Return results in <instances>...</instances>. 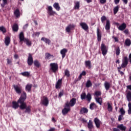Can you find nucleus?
<instances>
[{"label":"nucleus","instance_id":"6e6d98bb","mask_svg":"<svg viewBox=\"0 0 131 131\" xmlns=\"http://www.w3.org/2000/svg\"><path fill=\"white\" fill-rule=\"evenodd\" d=\"M113 38H114L115 41H119V39L117 36H113Z\"/></svg>","mask_w":131,"mask_h":131},{"label":"nucleus","instance_id":"f8f14e48","mask_svg":"<svg viewBox=\"0 0 131 131\" xmlns=\"http://www.w3.org/2000/svg\"><path fill=\"white\" fill-rule=\"evenodd\" d=\"M48 13L49 16H53L55 14H56V12L53 11L52 6H49L48 7Z\"/></svg>","mask_w":131,"mask_h":131},{"label":"nucleus","instance_id":"9d476101","mask_svg":"<svg viewBox=\"0 0 131 131\" xmlns=\"http://www.w3.org/2000/svg\"><path fill=\"white\" fill-rule=\"evenodd\" d=\"M41 103L43 104V105H45V106H48L49 103V100L48 98V97H46V96H43V99L41 100Z\"/></svg>","mask_w":131,"mask_h":131},{"label":"nucleus","instance_id":"4d7b16f0","mask_svg":"<svg viewBox=\"0 0 131 131\" xmlns=\"http://www.w3.org/2000/svg\"><path fill=\"white\" fill-rule=\"evenodd\" d=\"M129 30L128 29H125L124 30V33H125V34H128Z\"/></svg>","mask_w":131,"mask_h":131},{"label":"nucleus","instance_id":"c85d7f7f","mask_svg":"<svg viewBox=\"0 0 131 131\" xmlns=\"http://www.w3.org/2000/svg\"><path fill=\"white\" fill-rule=\"evenodd\" d=\"M104 86L105 88V90L106 91H108L111 88V83L110 82H108V81H105L104 82Z\"/></svg>","mask_w":131,"mask_h":131},{"label":"nucleus","instance_id":"7c9ffc66","mask_svg":"<svg viewBox=\"0 0 131 131\" xmlns=\"http://www.w3.org/2000/svg\"><path fill=\"white\" fill-rule=\"evenodd\" d=\"M41 40L45 41L46 43H48V45H50L51 42V40L49 39V38H47V37H42Z\"/></svg>","mask_w":131,"mask_h":131},{"label":"nucleus","instance_id":"a878e982","mask_svg":"<svg viewBox=\"0 0 131 131\" xmlns=\"http://www.w3.org/2000/svg\"><path fill=\"white\" fill-rule=\"evenodd\" d=\"M32 86H33V84L28 83L26 85V88H25L26 91H27L29 92H31Z\"/></svg>","mask_w":131,"mask_h":131},{"label":"nucleus","instance_id":"e2e57ef3","mask_svg":"<svg viewBox=\"0 0 131 131\" xmlns=\"http://www.w3.org/2000/svg\"><path fill=\"white\" fill-rule=\"evenodd\" d=\"M14 57L15 59H18L19 56H18V55H17V54H15Z\"/></svg>","mask_w":131,"mask_h":131},{"label":"nucleus","instance_id":"cd10ccee","mask_svg":"<svg viewBox=\"0 0 131 131\" xmlns=\"http://www.w3.org/2000/svg\"><path fill=\"white\" fill-rule=\"evenodd\" d=\"M53 7L57 10V11H60L61 8L59 6V3H54L53 4Z\"/></svg>","mask_w":131,"mask_h":131},{"label":"nucleus","instance_id":"bf43d9fd","mask_svg":"<svg viewBox=\"0 0 131 131\" xmlns=\"http://www.w3.org/2000/svg\"><path fill=\"white\" fill-rule=\"evenodd\" d=\"M81 73H82V75L85 76L86 75V71H85V70L82 71Z\"/></svg>","mask_w":131,"mask_h":131},{"label":"nucleus","instance_id":"f704fd0d","mask_svg":"<svg viewBox=\"0 0 131 131\" xmlns=\"http://www.w3.org/2000/svg\"><path fill=\"white\" fill-rule=\"evenodd\" d=\"M85 85H86V88H90V86H92L93 83H92L91 79H88V80H87V81L85 83Z\"/></svg>","mask_w":131,"mask_h":131},{"label":"nucleus","instance_id":"69168bd1","mask_svg":"<svg viewBox=\"0 0 131 131\" xmlns=\"http://www.w3.org/2000/svg\"><path fill=\"white\" fill-rule=\"evenodd\" d=\"M120 0H115V4H116V5H117Z\"/></svg>","mask_w":131,"mask_h":131},{"label":"nucleus","instance_id":"052dcab7","mask_svg":"<svg viewBox=\"0 0 131 131\" xmlns=\"http://www.w3.org/2000/svg\"><path fill=\"white\" fill-rule=\"evenodd\" d=\"M82 77V72L80 74L79 76H78V79L79 80H80V79H81Z\"/></svg>","mask_w":131,"mask_h":131},{"label":"nucleus","instance_id":"a18cd8bd","mask_svg":"<svg viewBox=\"0 0 131 131\" xmlns=\"http://www.w3.org/2000/svg\"><path fill=\"white\" fill-rule=\"evenodd\" d=\"M80 98L81 100L85 99L86 98V93H82V94H81Z\"/></svg>","mask_w":131,"mask_h":131},{"label":"nucleus","instance_id":"72a5a7b5","mask_svg":"<svg viewBox=\"0 0 131 131\" xmlns=\"http://www.w3.org/2000/svg\"><path fill=\"white\" fill-rule=\"evenodd\" d=\"M25 42L26 43L27 46H28V47H31L32 46V42L29 38H25Z\"/></svg>","mask_w":131,"mask_h":131},{"label":"nucleus","instance_id":"ea45409f","mask_svg":"<svg viewBox=\"0 0 131 131\" xmlns=\"http://www.w3.org/2000/svg\"><path fill=\"white\" fill-rule=\"evenodd\" d=\"M50 57L54 58V55H51L50 53H46L45 54V59H50Z\"/></svg>","mask_w":131,"mask_h":131},{"label":"nucleus","instance_id":"774afa93","mask_svg":"<svg viewBox=\"0 0 131 131\" xmlns=\"http://www.w3.org/2000/svg\"><path fill=\"white\" fill-rule=\"evenodd\" d=\"M129 59L130 63L131 64V53L129 55Z\"/></svg>","mask_w":131,"mask_h":131},{"label":"nucleus","instance_id":"aec40b11","mask_svg":"<svg viewBox=\"0 0 131 131\" xmlns=\"http://www.w3.org/2000/svg\"><path fill=\"white\" fill-rule=\"evenodd\" d=\"M88 127L89 128L90 131H92V128L94 127L93 123L91 120H90L89 123H88Z\"/></svg>","mask_w":131,"mask_h":131},{"label":"nucleus","instance_id":"dca6fc26","mask_svg":"<svg viewBox=\"0 0 131 131\" xmlns=\"http://www.w3.org/2000/svg\"><path fill=\"white\" fill-rule=\"evenodd\" d=\"M62 83V79H58L57 80L56 84H55V88L56 89H60L61 84Z\"/></svg>","mask_w":131,"mask_h":131},{"label":"nucleus","instance_id":"20e7f679","mask_svg":"<svg viewBox=\"0 0 131 131\" xmlns=\"http://www.w3.org/2000/svg\"><path fill=\"white\" fill-rule=\"evenodd\" d=\"M58 68L57 63H50V70H51L52 72H56Z\"/></svg>","mask_w":131,"mask_h":131},{"label":"nucleus","instance_id":"5701e85b","mask_svg":"<svg viewBox=\"0 0 131 131\" xmlns=\"http://www.w3.org/2000/svg\"><path fill=\"white\" fill-rule=\"evenodd\" d=\"M85 67H88L89 69H91L92 68L91 61L90 60L85 61Z\"/></svg>","mask_w":131,"mask_h":131},{"label":"nucleus","instance_id":"412c9836","mask_svg":"<svg viewBox=\"0 0 131 131\" xmlns=\"http://www.w3.org/2000/svg\"><path fill=\"white\" fill-rule=\"evenodd\" d=\"M89 110L86 107H81L80 110V114H83V113H88Z\"/></svg>","mask_w":131,"mask_h":131},{"label":"nucleus","instance_id":"c756f323","mask_svg":"<svg viewBox=\"0 0 131 131\" xmlns=\"http://www.w3.org/2000/svg\"><path fill=\"white\" fill-rule=\"evenodd\" d=\"M126 98L127 101L130 102L131 101V91H128L126 93Z\"/></svg>","mask_w":131,"mask_h":131},{"label":"nucleus","instance_id":"f03ea898","mask_svg":"<svg viewBox=\"0 0 131 131\" xmlns=\"http://www.w3.org/2000/svg\"><path fill=\"white\" fill-rule=\"evenodd\" d=\"M128 64V58L127 57L125 56L122 59V63L119 67H118V72H120L121 75H124V72L123 71H121V68H125L126 66H127Z\"/></svg>","mask_w":131,"mask_h":131},{"label":"nucleus","instance_id":"0eeeda50","mask_svg":"<svg viewBox=\"0 0 131 131\" xmlns=\"http://www.w3.org/2000/svg\"><path fill=\"white\" fill-rule=\"evenodd\" d=\"M77 102V99L76 98H72L71 100H70V102H69V108H71V107H73L76 104Z\"/></svg>","mask_w":131,"mask_h":131},{"label":"nucleus","instance_id":"ddd939ff","mask_svg":"<svg viewBox=\"0 0 131 131\" xmlns=\"http://www.w3.org/2000/svg\"><path fill=\"white\" fill-rule=\"evenodd\" d=\"M67 52H68V49H66L65 48L60 50V54L62 56V59L65 58L66 54L67 53Z\"/></svg>","mask_w":131,"mask_h":131},{"label":"nucleus","instance_id":"58836bf2","mask_svg":"<svg viewBox=\"0 0 131 131\" xmlns=\"http://www.w3.org/2000/svg\"><path fill=\"white\" fill-rule=\"evenodd\" d=\"M34 64L36 67H37V68H39L41 65L40 62H39L38 60H35L34 61Z\"/></svg>","mask_w":131,"mask_h":131},{"label":"nucleus","instance_id":"4c0bfd02","mask_svg":"<svg viewBox=\"0 0 131 131\" xmlns=\"http://www.w3.org/2000/svg\"><path fill=\"white\" fill-rule=\"evenodd\" d=\"M96 101L97 103H99V104H100V105H102V99L101 97H98L97 98H96Z\"/></svg>","mask_w":131,"mask_h":131},{"label":"nucleus","instance_id":"4468645a","mask_svg":"<svg viewBox=\"0 0 131 131\" xmlns=\"http://www.w3.org/2000/svg\"><path fill=\"white\" fill-rule=\"evenodd\" d=\"M80 26H81L82 28L84 29V30H88V29H89L88 24H86V23H85V22H81V23H80Z\"/></svg>","mask_w":131,"mask_h":131},{"label":"nucleus","instance_id":"39448f33","mask_svg":"<svg viewBox=\"0 0 131 131\" xmlns=\"http://www.w3.org/2000/svg\"><path fill=\"white\" fill-rule=\"evenodd\" d=\"M120 129L121 130H125L126 127L124 126L123 124H121V125L117 126V128H113V131H120Z\"/></svg>","mask_w":131,"mask_h":131},{"label":"nucleus","instance_id":"bb28decb","mask_svg":"<svg viewBox=\"0 0 131 131\" xmlns=\"http://www.w3.org/2000/svg\"><path fill=\"white\" fill-rule=\"evenodd\" d=\"M126 24L125 23H122L121 25H120L118 27V29L119 30H124L125 28H126Z\"/></svg>","mask_w":131,"mask_h":131},{"label":"nucleus","instance_id":"49530a36","mask_svg":"<svg viewBox=\"0 0 131 131\" xmlns=\"http://www.w3.org/2000/svg\"><path fill=\"white\" fill-rule=\"evenodd\" d=\"M86 99L88 100V101H89V102H90V101L91 100V99H92L91 94H90V93H88V94L86 96Z\"/></svg>","mask_w":131,"mask_h":131},{"label":"nucleus","instance_id":"864d4df0","mask_svg":"<svg viewBox=\"0 0 131 131\" xmlns=\"http://www.w3.org/2000/svg\"><path fill=\"white\" fill-rule=\"evenodd\" d=\"M64 95V92L63 91H61L60 92H59V97H62V96H63Z\"/></svg>","mask_w":131,"mask_h":131},{"label":"nucleus","instance_id":"79ce46f5","mask_svg":"<svg viewBox=\"0 0 131 131\" xmlns=\"http://www.w3.org/2000/svg\"><path fill=\"white\" fill-rule=\"evenodd\" d=\"M119 112H120V113L122 115V118L123 115H125V110H124L123 107H122V108H120V110Z\"/></svg>","mask_w":131,"mask_h":131},{"label":"nucleus","instance_id":"1a4fd4ad","mask_svg":"<svg viewBox=\"0 0 131 131\" xmlns=\"http://www.w3.org/2000/svg\"><path fill=\"white\" fill-rule=\"evenodd\" d=\"M101 51L103 56H105L107 53V49L104 43H101Z\"/></svg>","mask_w":131,"mask_h":131},{"label":"nucleus","instance_id":"6e6552de","mask_svg":"<svg viewBox=\"0 0 131 131\" xmlns=\"http://www.w3.org/2000/svg\"><path fill=\"white\" fill-rule=\"evenodd\" d=\"M94 122H95L96 127H97V128H100V125L102 123L101 121H100L98 118H95Z\"/></svg>","mask_w":131,"mask_h":131},{"label":"nucleus","instance_id":"f3484780","mask_svg":"<svg viewBox=\"0 0 131 131\" xmlns=\"http://www.w3.org/2000/svg\"><path fill=\"white\" fill-rule=\"evenodd\" d=\"M97 40L98 41H100L101 40L102 34L100 31L99 28H97Z\"/></svg>","mask_w":131,"mask_h":131},{"label":"nucleus","instance_id":"9b49d317","mask_svg":"<svg viewBox=\"0 0 131 131\" xmlns=\"http://www.w3.org/2000/svg\"><path fill=\"white\" fill-rule=\"evenodd\" d=\"M27 62L29 66H31L32 65L33 63V58L32 54H29Z\"/></svg>","mask_w":131,"mask_h":131},{"label":"nucleus","instance_id":"e433bc0d","mask_svg":"<svg viewBox=\"0 0 131 131\" xmlns=\"http://www.w3.org/2000/svg\"><path fill=\"white\" fill-rule=\"evenodd\" d=\"M107 110L109 112L113 111V106L110 104V102H107Z\"/></svg>","mask_w":131,"mask_h":131},{"label":"nucleus","instance_id":"f257e3e1","mask_svg":"<svg viewBox=\"0 0 131 131\" xmlns=\"http://www.w3.org/2000/svg\"><path fill=\"white\" fill-rule=\"evenodd\" d=\"M26 99L27 93L25 92V91H23L21 96L17 100V102H16V101H12V107L14 109H17L19 106L20 109L21 110L25 109V113H30L32 106H30V105L27 106L26 102H25ZM19 104H20V105Z\"/></svg>","mask_w":131,"mask_h":131},{"label":"nucleus","instance_id":"5fc2aeb1","mask_svg":"<svg viewBox=\"0 0 131 131\" xmlns=\"http://www.w3.org/2000/svg\"><path fill=\"white\" fill-rule=\"evenodd\" d=\"M122 119V116H121V115H119L118 117V120L119 121H121Z\"/></svg>","mask_w":131,"mask_h":131},{"label":"nucleus","instance_id":"c03bdc74","mask_svg":"<svg viewBox=\"0 0 131 131\" xmlns=\"http://www.w3.org/2000/svg\"><path fill=\"white\" fill-rule=\"evenodd\" d=\"M0 31H2L3 33L7 32V29L5 26H0Z\"/></svg>","mask_w":131,"mask_h":131},{"label":"nucleus","instance_id":"09e8293b","mask_svg":"<svg viewBox=\"0 0 131 131\" xmlns=\"http://www.w3.org/2000/svg\"><path fill=\"white\" fill-rule=\"evenodd\" d=\"M21 74L24 76H29L30 72H29L28 71H25L24 72H21Z\"/></svg>","mask_w":131,"mask_h":131},{"label":"nucleus","instance_id":"473e14b6","mask_svg":"<svg viewBox=\"0 0 131 131\" xmlns=\"http://www.w3.org/2000/svg\"><path fill=\"white\" fill-rule=\"evenodd\" d=\"M80 2H76L75 3V6H74V9L75 10H79L80 9Z\"/></svg>","mask_w":131,"mask_h":131},{"label":"nucleus","instance_id":"680f3d73","mask_svg":"<svg viewBox=\"0 0 131 131\" xmlns=\"http://www.w3.org/2000/svg\"><path fill=\"white\" fill-rule=\"evenodd\" d=\"M100 2L101 4H105L106 3V0H100Z\"/></svg>","mask_w":131,"mask_h":131},{"label":"nucleus","instance_id":"a19ab883","mask_svg":"<svg viewBox=\"0 0 131 131\" xmlns=\"http://www.w3.org/2000/svg\"><path fill=\"white\" fill-rule=\"evenodd\" d=\"M116 54L117 56H119L120 55V47H117L115 48Z\"/></svg>","mask_w":131,"mask_h":131},{"label":"nucleus","instance_id":"8fccbe9b","mask_svg":"<svg viewBox=\"0 0 131 131\" xmlns=\"http://www.w3.org/2000/svg\"><path fill=\"white\" fill-rule=\"evenodd\" d=\"M128 114H131V102H129L128 104Z\"/></svg>","mask_w":131,"mask_h":131},{"label":"nucleus","instance_id":"c9c22d12","mask_svg":"<svg viewBox=\"0 0 131 131\" xmlns=\"http://www.w3.org/2000/svg\"><path fill=\"white\" fill-rule=\"evenodd\" d=\"M125 45L127 47H129L131 45V40L129 38H126L125 40Z\"/></svg>","mask_w":131,"mask_h":131},{"label":"nucleus","instance_id":"a211bd4d","mask_svg":"<svg viewBox=\"0 0 131 131\" xmlns=\"http://www.w3.org/2000/svg\"><path fill=\"white\" fill-rule=\"evenodd\" d=\"M76 25L75 24H69L68 26L67 27L66 31L67 32H70L71 29L73 28H74L75 27Z\"/></svg>","mask_w":131,"mask_h":131},{"label":"nucleus","instance_id":"393cba45","mask_svg":"<svg viewBox=\"0 0 131 131\" xmlns=\"http://www.w3.org/2000/svg\"><path fill=\"white\" fill-rule=\"evenodd\" d=\"M97 107H98V105H97V104H96L95 102H92L90 104V109H91V110H94L95 108H97Z\"/></svg>","mask_w":131,"mask_h":131},{"label":"nucleus","instance_id":"13d9d810","mask_svg":"<svg viewBox=\"0 0 131 131\" xmlns=\"http://www.w3.org/2000/svg\"><path fill=\"white\" fill-rule=\"evenodd\" d=\"M126 88H127V90H130V91H131V84L126 85Z\"/></svg>","mask_w":131,"mask_h":131},{"label":"nucleus","instance_id":"338daca9","mask_svg":"<svg viewBox=\"0 0 131 131\" xmlns=\"http://www.w3.org/2000/svg\"><path fill=\"white\" fill-rule=\"evenodd\" d=\"M55 128H50V129L48 131H55Z\"/></svg>","mask_w":131,"mask_h":131},{"label":"nucleus","instance_id":"603ef678","mask_svg":"<svg viewBox=\"0 0 131 131\" xmlns=\"http://www.w3.org/2000/svg\"><path fill=\"white\" fill-rule=\"evenodd\" d=\"M107 18L106 17V16H102V17H101V22L102 23H104V21H105L106 20Z\"/></svg>","mask_w":131,"mask_h":131},{"label":"nucleus","instance_id":"423d86ee","mask_svg":"<svg viewBox=\"0 0 131 131\" xmlns=\"http://www.w3.org/2000/svg\"><path fill=\"white\" fill-rule=\"evenodd\" d=\"M13 88L15 90V92L17 93V94H18L20 95L22 93V86L21 85H17L16 84L13 85Z\"/></svg>","mask_w":131,"mask_h":131},{"label":"nucleus","instance_id":"0e129e2a","mask_svg":"<svg viewBox=\"0 0 131 131\" xmlns=\"http://www.w3.org/2000/svg\"><path fill=\"white\" fill-rule=\"evenodd\" d=\"M12 61L10 59L8 58L7 59V63L8 64H10L11 63Z\"/></svg>","mask_w":131,"mask_h":131},{"label":"nucleus","instance_id":"3c124183","mask_svg":"<svg viewBox=\"0 0 131 131\" xmlns=\"http://www.w3.org/2000/svg\"><path fill=\"white\" fill-rule=\"evenodd\" d=\"M101 94L102 93L100 91H96V92H95V95L97 97L98 96H101Z\"/></svg>","mask_w":131,"mask_h":131},{"label":"nucleus","instance_id":"2f4dec72","mask_svg":"<svg viewBox=\"0 0 131 131\" xmlns=\"http://www.w3.org/2000/svg\"><path fill=\"white\" fill-rule=\"evenodd\" d=\"M111 28V23L110 20H106L105 29L106 30H110Z\"/></svg>","mask_w":131,"mask_h":131},{"label":"nucleus","instance_id":"7ed1b4c3","mask_svg":"<svg viewBox=\"0 0 131 131\" xmlns=\"http://www.w3.org/2000/svg\"><path fill=\"white\" fill-rule=\"evenodd\" d=\"M70 110H71V108H70L69 102V101H68L65 103L64 107L62 110V114L63 115H66V114H67V113H68V112L70 111Z\"/></svg>","mask_w":131,"mask_h":131},{"label":"nucleus","instance_id":"4be33fe9","mask_svg":"<svg viewBox=\"0 0 131 131\" xmlns=\"http://www.w3.org/2000/svg\"><path fill=\"white\" fill-rule=\"evenodd\" d=\"M14 15L16 17V18H19L20 16V12L19 9H16L14 11Z\"/></svg>","mask_w":131,"mask_h":131},{"label":"nucleus","instance_id":"b1692460","mask_svg":"<svg viewBox=\"0 0 131 131\" xmlns=\"http://www.w3.org/2000/svg\"><path fill=\"white\" fill-rule=\"evenodd\" d=\"M19 38L20 39V42H21L22 41H24L25 42V37H24V32H21L19 33Z\"/></svg>","mask_w":131,"mask_h":131},{"label":"nucleus","instance_id":"37998d69","mask_svg":"<svg viewBox=\"0 0 131 131\" xmlns=\"http://www.w3.org/2000/svg\"><path fill=\"white\" fill-rule=\"evenodd\" d=\"M119 10V6H116L114 8V14L115 15L117 14Z\"/></svg>","mask_w":131,"mask_h":131},{"label":"nucleus","instance_id":"de8ad7c7","mask_svg":"<svg viewBox=\"0 0 131 131\" xmlns=\"http://www.w3.org/2000/svg\"><path fill=\"white\" fill-rule=\"evenodd\" d=\"M64 75L67 77H69L70 76V72L68 69H66L64 72Z\"/></svg>","mask_w":131,"mask_h":131},{"label":"nucleus","instance_id":"2eb2a0df","mask_svg":"<svg viewBox=\"0 0 131 131\" xmlns=\"http://www.w3.org/2000/svg\"><path fill=\"white\" fill-rule=\"evenodd\" d=\"M10 42H11V37L10 36H9V35H8L5 38V43L6 46H9Z\"/></svg>","mask_w":131,"mask_h":131},{"label":"nucleus","instance_id":"6ab92c4d","mask_svg":"<svg viewBox=\"0 0 131 131\" xmlns=\"http://www.w3.org/2000/svg\"><path fill=\"white\" fill-rule=\"evenodd\" d=\"M12 30L14 32H17L19 29V26L17 23H14L13 25L12 26Z\"/></svg>","mask_w":131,"mask_h":131}]
</instances>
